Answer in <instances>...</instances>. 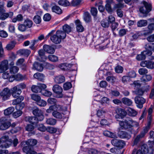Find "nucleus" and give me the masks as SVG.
Masks as SVG:
<instances>
[{
    "mask_svg": "<svg viewBox=\"0 0 154 154\" xmlns=\"http://www.w3.org/2000/svg\"><path fill=\"white\" fill-rule=\"evenodd\" d=\"M8 69V61L7 60L2 61L0 63V73H3L2 77L3 79H9V82H12L14 80V75H11L8 71H6Z\"/></svg>",
    "mask_w": 154,
    "mask_h": 154,
    "instance_id": "f257e3e1",
    "label": "nucleus"
},
{
    "mask_svg": "<svg viewBox=\"0 0 154 154\" xmlns=\"http://www.w3.org/2000/svg\"><path fill=\"white\" fill-rule=\"evenodd\" d=\"M149 149L148 148V146L146 144H143L141 146V149L137 150L136 148H134L132 152V154H147L149 153L150 154H153L154 153V150L152 148L151 143H152L149 141Z\"/></svg>",
    "mask_w": 154,
    "mask_h": 154,
    "instance_id": "f03ea898",
    "label": "nucleus"
},
{
    "mask_svg": "<svg viewBox=\"0 0 154 154\" xmlns=\"http://www.w3.org/2000/svg\"><path fill=\"white\" fill-rule=\"evenodd\" d=\"M26 144L28 146L24 147L23 148V152L26 154H37V152L34 150L32 147L29 146H33L36 144L37 141L35 139H29L26 142Z\"/></svg>",
    "mask_w": 154,
    "mask_h": 154,
    "instance_id": "7ed1b4c3",
    "label": "nucleus"
},
{
    "mask_svg": "<svg viewBox=\"0 0 154 154\" xmlns=\"http://www.w3.org/2000/svg\"><path fill=\"white\" fill-rule=\"evenodd\" d=\"M66 36V33L63 31L57 30L55 34L51 36L50 39L53 43L58 44L60 43L61 40L64 39Z\"/></svg>",
    "mask_w": 154,
    "mask_h": 154,
    "instance_id": "20e7f679",
    "label": "nucleus"
},
{
    "mask_svg": "<svg viewBox=\"0 0 154 154\" xmlns=\"http://www.w3.org/2000/svg\"><path fill=\"white\" fill-rule=\"evenodd\" d=\"M11 126V122L8 120L6 118L2 117L0 119V130H6Z\"/></svg>",
    "mask_w": 154,
    "mask_h": 154,
    "instance_id": "39448f33",
    "label": "nucleus"
},
{
    "mask_svg": "<svg viewBox=\"0 0 154 154\" xmlns=\"http://www.w3.org/2000/svg\"><path fill=\"white\" fill-rule=\"evenodd\" d=\"M0 143H4L2 144L1 146L5 148L9 147L10 145L12 143V140H11L9 139L8 136L4 135L2 136L0 139Z\"/></svg>",
    "mask_w": 154,
    "mask_h": 154,
    "instance_id": "423d86ee",
    "label": "nucleus"
},
{
    "mask_svg": "<svg viewBox=\"0 0 154 154\" xmlns=\"http://www.w3.org/2000/svg\"><path fill=\"white\" fill-rule=\"evenodd\" d=\"M152 9L151 5L150 4L147 2L144 4V6L140 7L139 8V11L143 14H147Z\"/></svg>",
    "mask_w": 154,
    "mask_h": 154,
    "instance_id": "0eeeda50",
    "label": "nucleus"
},
{
    "mask_svg": "<svg viewBox=\"0 0 154 154\" xmlns=\"http://www.w3.org/2000/svg\"><path fill=\"white\" fill-rule=\"evenodd\" d=\"M11 95L10 90L8 88H5L0 93V96L2 100L5 101L9 99Z\"/></svg>",
    "mask_w": 154,
    "mask_h": 154,
    "instance_id": "6e6552de",
    "label": "nucleus"
},
{
    "mask_svg": "<svg viewBox=\"0 0 154 154\" xmlns=\"http://www.w3.org/2000/svg\"><path fill=\"white\" fill-rule=\"evenodd\" d=\"M131 122L130 119H126L124 121H120L119 122V124L120 127L119 128L121 129H126L128 128H130Z\"/></svg>",
    "mask_w": 154,
    "mask_h": 154,
    "instance_id": "1a4fd4ad",
    "label": "nucleus"
},
{
    "mask_svg": "<svg viewBox=\"0 0 154 154\" xmlns=\"http://www.w3.org/2000/svg\"><path fill=\"white\" fill-rule=\"evenodd\" d=\"M53 91L57 94V97L58 98H61L63 97L62 92L63 89L61 87L58 85H56L53 87Z\"/></svg>",
    "mask_w": 154,
    "mask_h": 154,
    "instance_id": "9d476101",
    "label": "nucleus"
},
{
    "mask_svg": "<svg viewBox=\"0 0 154 154\" xmlns=\"http://www.w3.org/2000/svg\"><path fill=\"white\" fill-rule=\"evenodd\" d=\"M10 91L11 94L15 98L17 97L22 92L21 89H19L16 86L12 88Z\"/></svg>",
    "mask_w": 154,
    "mask_h": 154,
    "instance_id": "9b49d317",
    "label": "nucleus"
},
{
    "mask_svg": "<svg viewBox=\"0 0 154 154\" xmlns=\"http://www.w3.org/2000/svg\"><path fill=\"white\" fill-rule=\"evenodd\" d=\"M135 102L137 107L140 109L143 107V104L145 102V99L142 97L137 96L134 99Z\"/></svg>",
    "mask_w": 154,
    "mask_h": 154,
    "instance_id": "f8f14e48",
    "label": "nucleus"
},
{
    "mask_svg": "<svg viewBox=\"0 0 154 154\" xmlns=\"http://www.w3.org/2000/svg\"><path fill=\"white\" fill-rule=\"evenodd\" d=\"M111 143L115 146L122 148L125 145V143L122 140L117 139H113L111 140Z\"/></svg>",
    "mask_w": 154,
    "mask_h": 154,
    "instance_id": "ddd939ff",
    "label": "nucleus"
},
{
    "mask_svg": "<svg viewBox=\"0 0 154 154\" xmlns=\"http://www.w3.org/2000/svg\"><path fill=\"white\" fill-rule=\"evenodd\" d=\"M141 66L143 67H146L147 68L150 69L154 68V62L150 61H143L140 63Z\"/></svg>",
    "mask_w": 154,
    "mask_h": 154,
    "instance_id": "4468645a",
    "label": "nucleus"
},
{
    "mask_svg": "<svg viewBox=\"0 0 154 154\" xmlns=\"http://www.w3.org/2000/svg\"><path fill=\"white\" fill-rule=\"evenodd\" d=\"M32 112L34 115L39 117L38 119L39 121H42L44 119V116L42 112L38 108H36L34 109Z\"/></svg>",
    "mask_w": 154,
    "mask_h": 154,
    "instance_id": "2eb2a0df",
    "label": "nucleus"
},
{
    "mask_svg": "<svg viewBox=\"0 0 154 154\" xmlns=\"http://www.w3.org/2000/svg\"><path fill=\"white\" fill-rule=\"evenodd\" d=\"M121 129L118 128L119 131L118 133V136L121 138H127L129 139L131 137V135L127 132L120 130Z\"/></svg>",
    "mask_w": 154,
    "mask_h": 154,
    "instance_id": "dca6fc26",
    "label": "nucleus"
},
{
    "mask_svg": "<svg viewBox=\"0 0 154 154\" xmlns=\"http://www.w3.org/2000/svg\"><path fill=\"white\" fill-rule=\"evenodd\" d=\"M13 14L14 13L12 12H4L0 14V18L1 20H4L8 17L12 18L13 16Z\"/></svg>",
    "mask_w": 154,
    "mask_h": 154,
    "instance_id": "f3484780",
    "label": "nucleus"
},
{
    "mask_svg": "<svg viewBox=\"0 0 154 154\" xmlns=\"http://www.w3.org/2000/svg\"><path fill=\"white\" fill-rule=\"evenodd\" d=\"M44 51L49 54H53L55 52V49L52 47L50 45H45L43 47Z\"/></svg>",
    "mask_w": 154,
    "mask_h": 154,
    "instance_id": "a211bd4d",
    "label": "nucleus"
},
{
    "mask_svg": "<svg viewBox=\"0 0 154 154\" xmlns=\"http://www.w3.org/2000/svg\"><path fill=\"white\" fill-rule=\"evenodd\" d=\"M54 80L56 83L61 84L65 82V78L63 75H60L55 77Z\"/></svg>",
    "mask_w": 154,
    "mask_h": 154,
    "instance_id": "6ab92c4d",
    "label": "nucleus"
},
{
    "mask_svg": "<svg viewBox=\"0 0 154 154\" xmlns=\"http://www.w3.org/2000/svg\"><path fill=\"white\" fill-rule=\"evenodd\" d=\"M25 120L26 121L29 122L30 123L34 125L37 122L39 119L35 117L28 116L25 118Z\"/></svg>",
    "mask_w": 154,
    "mask_h": 154,
    "instance_id": "aec40b11",
    "label": "nucleus"
},
{
    "mask_svg": "<svg viewBox=\"0 0 154 154\" xmlns=\"http://www.w3.org/2000/svg\"><path fill=\"white\" fill-rule=\"evenodd\" d=\"M144 137L140 134L137 135L134 139L132 145L134 146L137 145L140 141Z\"/></svg>",
    "mask_w": 154,
    "mask_h": 154,
    "instance_id": "412c9836",
    "label": "nucleus"
},
{
    "mask_svg": "<svg viewBox=\"0 0 154 154\" xmlns=\"http://www.w3.org/2000/svg\"><path fill=\"white\" fill-rule=\"evenodd\" d=\"M52 12H54L58 14H60L62 13V11L60 7L57 5H54L51 8Z\"/></svg>",
    "mask_w": 154,
    "mask_h": 154,
    "instance_id": "4be33fe9",
    "label": "nucleus"
},
{
    "mask_svg": "<svg viewBox=\"0 0 154 154\" xmlns=\"http://www.w3.org/2000/svg\"><path fill=\"white\" fill-rule=\"evenodd\" d=\"M33 69L39 71H42L43 69L42 65L38 63H35L33 64Z\"/></svg>",
    "mask_w": 154,
    "mask_h": 154,
    "instance_id": "5701e85b",
    "label": "nucleus"
},
{
    "mask_svg": "<svg viewBox=\"0 0 154 154\" xmlns=\"http://www.w3.org/2000/svg\"><path fill=\"white\" fill-rule=\"evenodd\" d=\"M103 134L104 136L112 138H115L116 137V135L115 133H113L107 130L104 131Z\"/></svg>",
    "mask_w": 154,
    "mask_h": 154,
    "instance_id": "b1692460",
    "label": "nucleus"
},
{
    "mask_svg": "<svg viewBox=\"0 0 154 154\" xmlns=\"http://www.w3.org/2000/svg\"><path fill=\"white\" fill-rule=\"evenodd\" d=\"M75 23L77 31L80 32H83L84 31V29L79 21V20H76L75 21Z\"/></svg>",
    "mask_w": 154,
    "mask_h": 154,
    "instance_id": "393cba45",
    "label": "nucleus"
},
{
    "mask_svg": "<svg viewBox=\"0 0 154 154\" xmlns=\"http://www.w3.org/2000/svg\"><path fill=\"white\" fill-rule=\"evenodd\" d=\"M24 100V97L20 96L18 98L13 100L12 104L13 105H16V106L19 104L22 101Z\"/></svg>",
    "mask_w": 154,
    "mask_h": 154,
    "instance_id": "a878e982",
    "label": "nucleus"
},
{
    "mask_svg": "<svg viewBox=\"0 0 154 154\" xmlns=\"http://www.w3.org/2000/svg\"><path fill=\"white\" fill-rule=\"evenodd\" d=\"M33 76L34 78L41 81H43L44 79V75L43 74L38 72H37Z\"/></svg>",
    "mask_w": 154,
    "mask_h": 154,
    "instance_id": "bb28decb",
    "label": "nucleus"
},
{
    "mask_svg": "<svg viewBox=\"0 0 154 154\" xmlns=\"http://www.w3.org/2000/svg\"><path fill=\"white\" fill-rule=\"evenodd\" d=\"M19 53L21 55L27 57L30 54L31 51L28 49H23L20 50Z\"/></svg>",
    "mask_w": 154,
    "mask_h": 154,
    "instance_id": "cd10ccee",
    "label": "nucleus"
},
{
    "mask_svg": "<svg viewBox=\"0 0 154 154\" xmlns=\"http://www.w3.org/2000/svg\"><path fill=\"white\" fill-rule=\"evenodd\" d=\"M122 101L124 104L128 106H131L132 104V101L131 100L126 97L122 98Z\"/></svg>",
    "mask_w": 154,
    "mask_h": 154,
    "instance_id": "c85d7f7f",
    "label": "nucleus"
},
{
    "mask_svg": "<svg viewBox=\"0 0 154 154\" xmlns=\"http://www.w3.org/2000/svg\"><path fill=\"white\" fill-rule=\"evenodd\" d=\"M127 111L128 115L131 116H136L137 114V112L136 111L130 107L128 108Z\"/></svg>",
    "mask_w": 154,
    "mask_h": 154,
    "instance_id": "c756f323",
    "label": "nucleus"
},
{
    "mask_svg": "<svg viewBox=\"0 0 154 154\" xmlns=\"http://www.w3.org/2000/svg\"><path fill=\"white\" fill-rule=\"evenodd\" d=\"M23 20V17L21 14H18L16 17H14L12 20L13 23H16L17 21H21Z\"/></svg>",
    "mask_w": 154,
    "mask_h": 154,
    "instance_id": "7c9ffc66",
    "label": "nucleus"
},
{
    "mask_svg": "<svg viewBox=\"0 0 154 154\" xmlns=\"http://www.w3.org/2000/svg\"><path fill=\"white\" fill-rule=\"evenodd\" d=\"M101 24L103 27L105 28L108 27L109 26V21L106 18L103 20L101 22Z\"/></svg>",
    "mask_w": 154,
    "mask_h": 154,
    "instance_id": "2f4dec72",
    "label": "nucleus"
},
{
    "mask_svg": "<svg viewBox=\"0 0 154 154\" xmlns=\"http://www.w3.org/2000/svg\"><path fill=\"white\" fill-rule=\"evenodd\" d=\"M84 19L85 21L87 23H88L91 21V18L89 13L87 12L84 13Z\"/></svg>",
    "mask_w": 154,
    "mask_h": 154,
    "instance_id": "473e14b6",
    "label": "nucleus"
},
{
    "mask_svg": "<svg viewBox=\"0 0 154 154\" xmlns=\"http://www.w3.org/2000/svg\"><path fill=\"white\" fill-rule=\"evenodd\" d=\"M58 4L59 5L64 7L68 6L70 5L69 2L66 0H59Z\"/></svg>",
    "mask_w": 154,
    "mask_h": 154,
    "instance_id": "72a5a7b5",
    "label": "nucleus"
},
{
    "mask_svg": "<svg viewBox=\"0 0 154 154\" xmlns=\"http://www.w3.org/2000/svg\"><path fill=\"white\" fill-rule=\"evenodd\" d=\"M14 110V108L13 107H9L4 110V114L7 116L10 115L13 112Z\"/></svg>",
    "mask_w": 154,
    "mask_h": 154,
    "instance_id": "f704fd0d",
    "label": "nucleus"
},
{
    "mask_svg": "<svg viewBox=\"0 0 154 154\" xmlns=\"http://www.w3.org/2000/svg\"><path fill=\"white\" fill-rule=\"evenodd\" d=\"M23 23L27 27V28L31 27L33 24V22L32 21L28 18L25 20Z\"/></svg>",
    "mask_w": 154,
    "mask_h": 154,
    "instance_id": "c9c22d12",
    "label": "nucleus"
},
{
    "mask_svg": "<svg viewBox=\"0 0 154 154\" xmlns=\"http://www.w3.org/2000/svg\"><path fill=\"white\" fill-rule=\"evenodd\" d=\"M152 77L150 75H147L143 76L141 78V80L142 82H146L149 81L151 80Z\"/></svg>",
    "mask_w": 154,
    "mask_h": 154,
    "instance_id": "e433bc0d",
    "label": "nucleus"
},
{
    "mask_svg": "<svg viewBox=\"0 0 154 154\" xmlns=\"http://www.w3.org/2000/svg\"><path fill=\"white\" fill-rule=\"evenodd\" d=\"M19 70L18 68L16 66H12L10 68V72L11 75L17 73Z\"/></svg>",
    "mask_w": 154,
    "mask_h": 154,
    "instance_id": "4c0bfd02",
    "label": "nucleus"
},
{
    "mask_svg": "<svg viewBox=\"0 0 154 154\" xmlns=\"http://www.w3.org/2000/svg\"><path fill=\"white\" fill-rule=\"evenodd\" d=\"M147 24V21L145 20H140L137 23L138 27H142L146 26Z\"/></svg>",
    "mask_w": 154,
    "mask_h": 154,
    "instance_id": "58836bf2",
    "label": "nucleus"
},
{
    "mask_svg": "<svg viewBox=\"0 0 154 154\" xmlns=\"http://www.w3.org/2000/svg\"><path fill=\"white\" fill-rule=\"evenodd\" d=\"M149 126L148 124L147 126L143 127V130L140 134L144 137L145 134L147 133L149 129Z\"/></svg>",
    "mask_w": 154,
    "mask_h": 154,
    "instance_id": "ea45409f",
    "label": "nucleus"
},
{
    "mask_svg": "<svg viewBox=\"0 0 154 154\" xmlns=\"http://www.w3.org/2000/svg\"><path fill=\"white\" fill-rule=\"evenodd\" d=\"M24 61V59H19L17 61L16 63V64L18 66L22 65L23 67V68H25L26 67V66L25 64H23Z\"/></svg>",
    "mask_w": 154,
    "mask_h": 154,
    "instance_id": "a19ab883",
    "label": "nucleus"
},
{
    "mask_svg": "<svg viewBox=\"0 0 154 154\" xmlns=\"http://www.w3.org/2000/svg\"><path fill=\"white\" fill-rule=\"evenodd\" d=\"M14 79L17 81L23 80L26 79L25 76H23L20 74H17L15 75H14Z\"/></svg>",
    "mask_w": 154,
    "mask_h": 154,
    "instance_id": "79ce46f5",
    "label": "nucleus"
},
{
    "mask_svg": "<svg viewBox=\"0 0 154 154\" xmlns=\"http://www.w3.org/2000/svg\"><path fill=\"white\" fill-rule=\"evenodd\" d=\"M116 113H118L119 115H120L123 118L125 116L126 114L125 111L121 109H118L116 111Z\"/></svg>",
    "mask_w": 154,
    "mask_h": 154,
    "instance_id": "37998d69",
    "label": "nucleus"
},
{
    "mask_svg": "<svg viewBox=\"0 0 154 154\" xmlns=\"http://www.w3.org/2000/svg\"><path fill=\"white\" fill-rule=\"evenodd\" d=\"M15 42L12 41L7 45L6 48L7 50H11L15 47Z\"/></svg>",
    "mask_w": 154,
    "mask_h": 154,
    "instance_id": "c03bdc74",
    "label": "nucleus"
},
{
    "mask_svg": "<svg viewBox=\"0 0 154 154\" xmlns=\"http://www.w3.org/2000/svg\"><path fill=\"white\" fill-rule=\"evenodd\" d=\"M145 48L147 50L154 51V43L148 44L145 46Z\"/></svg>",
    "mask_w": 154,
    "mask_h": 154,
    "instance_id": "a18cd8bd",
    "label": "nucleus"
},
{
    "mask_svg": "<svg viewBox=\"0 0 154 154\" xmlns=\"http://www.w3.org/2000/svg\"><path fill=\"white\" fill-rule=\"evenodd\" d=\"M31 99L37 103L41 99V97L38 94H32L31 95Z\"/></svg>",
    "mask_w": 154,
    "mask_h": 154,
    "instance_id": "49530a36",
    "label": "nucleus"
},
{
    "mask_svg": "<svg viewBox=\"0 0 154 154\" xmlns=\"http://www.w3.org/2000/svg\"><path fill=\"white\" fill-rule=\"evenodd\" d=\"M32 91L34 93H37L38 92H41V89L38 85H33L31 88Z\"/></svg>",
    "mask_w": 154,
    "mask_h": 154,
    "instance_id": "de8ad7c7",
    "label": "nucleus"
},
{
    "mask_svg": "<svg viewBox=\"0 0 154 154\" xmlns=\"http://www.w3.org/2000/svg\"><path fill=\"white\" fill-rule=\"evenodd\" d=\"M41 93L43 95L47 97H50L52 94L51 92L46 90H42Z\"/></svg>",
    "mask_w": 154,
    "mask_h": 154,
    "instance_id": "09e8293b",
    "label": "nucleus"
},
{
    "mask_svg": "<svg viewBox=\"0 0 154 154\" xmlns=\"http://www.w3.org/2000/svg\"><path fill=\"white\" fill-rule=\"evenodd\" d=\"M46 123L48 125H54L56 122V120L52 118L47 119L46 121Z\"/></svg>",
    "mask_w": 154,
    "mask_h": 154,
    "instance_id": "8fccbe9b",
    "label": "nucleus"
},
{
    "mask_svg": "<svg viewBox=\"0 0 154 154\" xmlns=\"http://www.w3.org/2000/svg\"><path fill=\"white\" fill-rule=\"evenodd\" d=\"M38 41L37 39H35L31 40V45L29 48L32 50H35L36 48L35 45L37 44Z\"/></svg>",
    "mask_w": 154,
    "mask_h": 154,
    "instance_id": "3c124183",
    "label": "nucleus"
},
{
    "mask_svg": "<svg viewBox=\"0 0 154 154\" xmlns=\"http://www.w3.org/2000/svg\"><path fill=\"white\" fill-rule=\"evenodd\" d=\"M48 59L50 60L53 62H56L58 60V57L54 55H49Z\"/></svg>",
    "mask_w": 154,
    "mask_h": 154,
    "instance_id": "603ef678",
    "label": "nucleus"
},
{
    "mask_svg": "<svg viewBox=\"0 0 154 154\" xmlns=\"http://www.w3.org/2000/svg\"><path fill=\"white\" fill-rule=\"evenodd\" d=\"M52 115L54 117L57 118L61 119L62 117V114L57 111H54L52 112Z\"/></svg>",
    "mask_w": 154,
    "mask_h": 154,
    "instance_id": "864d4df0",
    "label": "nucleus"
},
{
    "mask_svg": "<svg viewBox=\"0 0 154 154\" xmlns=\"http://www.w3.org/2000/svg\"><path fill=\"white\" fill-rule=\"evenodd\" d=\"M27 28V27L25 25V24L23 23V24H20L18 25V29L20 31L23 32L25 31L26 28Z\"/></svg>",
    "mask_w": 154,
    "mask_h": 154,
    "instance_id": "5fc2aeb1",
    "label": "nucleus"
},
{
    "mask_svg": "<svg viewBox=\"0 0 154 154\" xmlns=\"http://www.w3.org/2000/svg\"><path fill=\"white\" fill-rule=\"evenodd\" d=\"M110 151L114 154H120L121 153L120 150L115 147L111 148L110 149Z\"/></svg>",
    "mask_w": 154,
    "mask_h": 154,
    "instance_id": "6e6d98bb",
    "label": "nucleus"
},
{
    "mask_svg": "<svg viewBox=\"0 0 154 154\" xmlns=\"http://www.w3.org/2000/svg\"><path fill=\"white\" fill-rule=\"evenodd\" d=\"M33 20L36 24H39L41 21V19L40 16L36 15L34 16Z\"/></svg>",
    "mask_w": 154,
    "mask_h": 154,
    "instance_id": "4d7b16f0",
    "label": "nucleus"
},
{
    "mask_svg": "<svg viewBox=\"0 0 154 154\" xmlns=\"http://www.w3.org/2000/svg\"><path fill=\"white\" fill-rule=\"evenodd\" d=\"M63 30L65 33H69L71 31V27L68 25L66 24L63 26Z\"/></svg>",
    "mask_w": 154,
    "mask_h": 154,
    "instance_id": "13d9d810",
    "label": "nucleus"
},
{
    "mask_svg": "<svg viewBox=\"0 0 154 154\" xmlns=\"http://www.w3.org/2000/svg\"><path fill=\"white\" fill-rule=\"evenodd\" d=\"M37 127L38 130L41 131H45L47 129L46 127L44 126L43 124H39L37 125Z\"/></svg>",
    "mask_w": 154,
    "mask_h": 154,
    "instance_id": "bf43d9fd",
    "label": "nucleus"
},
{
    "mask_svg": "<svg viewBox=\"0 0 154 154\" xmlns=\"http://www.w3.org/2000/svg\"><path fill=\"white\" fill-rule=\"evenodd\" d=\"M115 70L117 73H122L123 71V68L120 66L118 65L115 68Z\"/></svg>",
    "mask_w": 154,
    "mask_h": 154,
    "instance_id": "052dcab7",
    "label": "nucleus"
},
{
    "mask_svg": "<svg viewBox=\"0 0 154 154\" xmlns=\"http://www.w3.org/2000/svg\"><path fill=\"white\" fill-rule=\"evenodd\" d=\"M48 132L50 133H54L57 131V129L55 128L51 127H48L46 129Z\"/></svg>",
    "mask_w": 154,
    "mask_h": 154,
    "instance_id": "680f3d73",
    "label": "nucleus"
},
{
    "mask_svg": "<svg viewBox=\"0 0 154 154\" xmlns=\"http://www.w3.org/2000/svg\"><path fill=\"white\" fill-rule=\"evenodd\" d=\"M37 104L40 106H45L47 105V102L43 100H39L37 103Z\"/></svg>",
    "mask_w": 154,
    "mask_h": 154,
    "instance_id": "e2e57ef3",
    "label": "nucleus"
},
{
    "mask_svg": "<svg viewBox=\"0 0 154 154\" xmlns=\"http://www.w3.org/2000/svg\"><path fill=\"white\" fill-rule=\"evenodd\" d=\"M128 76L129 77V78H135L136 76V74L135 71L133 70H132L129 72L127 74Z\"/></svg>",
    "mask_w": 154,
    "mask_h": 154,
    "instance_id": "0e129e2a",
    "label": "nucleus"
},
{
    "mask_svg": "<svg viewBox=\"0 0 154 154\" xmlns=\"http://www.w3.org/2000/svg\"><path fill=\"white\" fill-rule=\"evenodd\" d=\"M72 87V84L70 82L65 83L63 85V88L65 90H68L71 88Z\"/></svg>",
    "mask_w": 154,
    "mask_h": 154,
    "instance_id": "69168bd1",
    "label": "nucleus"
},
{
    "mask_svg": "<svg viewBox=\"0 0 154 154\" xmlns=\"http://www.w3.org/2000/svg\"><path fill=\"white\" fill-rule=\"evenodd\" d=\"M138 72L140 74L143 75L147 73L148 71L146 68H140L139 69Z\"/></svg>",
    "mask_w": 154,
    "mask_h": 154,
    "instance_id": "338daca9",
    "label": "nucleus"
},
{
    "mask_svg": "<svg viewBox=\"0 0 154 154\" xmlns=\"http://www.w3.org/2000/svg\"><path fill=\"white\" fill-rule=\"evenodd\" d=\"M145 55L143 54V52H142L140 54L138 55L136 57L137 59L138 60H144L145 59Z\"/></svg>",
    "mask_w": 154,
    "mask_h": 154,
    "instance_id": "774afa93",
    "label": "nucleus"
}]
</instances>
